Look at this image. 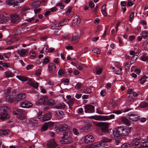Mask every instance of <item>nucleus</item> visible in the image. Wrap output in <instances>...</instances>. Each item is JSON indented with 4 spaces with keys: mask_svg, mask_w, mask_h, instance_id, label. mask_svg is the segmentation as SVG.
<instances>
[{
    "mask_svg": "<svg viewBox=\"0 0 148 148\" xmlns=\"http://www.w3.org/2000/svg\"><path fill=\"white\" fill-rule=\"evenodd\" d=\"M130 132L129 130L125 129L123 126H119L116 128L115 136L117 137L127 135Z\"/></svg>",
    "mask_w": 148,
    "mask_h": 148,
    "instance_id": "f257e3e1",
    "label": "nucleus"
},
{
    "mask_svg": "<svg viewBox=\"0 0 148 148\" xmlns=\"http://www.w3.org/2000/svg\"><path fill=\"white\" fill-rule=\"evenodd\" d=\"M109 123L103 122H98L96 125L98 126L101 127L102 131L105 133H107Z\"/></svg>",
    "mask_w": 148,
    "mask_h": 148,
    "instance_id": "f03ea898",
    "label": "nucleus"
},
{
    "mask_svg": "<svg viewBox=\"0 0 148 148\" xmlns=\"http://www.w3.org/2000/svg\"><path fill=\"white\" fill-rule=\"evenodd\" d=\"M11 22L17 24L20 21V17L16 14H12L10 16Z\"/></svg>",
    "mask_w": 148,
    "mask_h": 148,
    "instance_id": "7ed1b4c3",
    "label": "nucleus"
},
{
    "mask_svg": "<svg viewBox=\"0 0 148 148\" xmlns=\"http://www.w3.org/2000/svg\"><path fill=\"white\" fill-rule=\"evenodd\" d=\"M85 108L86 113H92L95 111V107L92 105H86L85 106Z\"/></svg>",
    "mask_w": 148,
    "mask_h": 148,
    "instance_id": "20e7f679",
    "label": "nucleus"
},
{
    "mask_svg": "<svg viewBox=\"0 0 148 148\" xmlns=\"http://www.w3.org/2000/svg\"><path fill=\"white\" fill-rule=\"evenodd\" d=\"M32 105L31 103L27 101H22L20 103L21 106L23 108H29L32 106Z\"/></svg>",
    "mask_w": 148,
    "mask_h": 148,
    "instance_id": "39448f33",
    "label": "nucleus"
},
{
    "mask_svg": "<svg viewBox=\"0 0 148 148\" xmlns=\"http://www.w3.org/2000/svg\"><path fill=\"white\" fill-rule=\"evenodd\" d=\"M60 142L62 144H66L71 143L73 140L71 137L64 138L63 139L60 140Z\"/></svg>",
    "mask_w": 148,
    "mask_h": 148,
    "instance_id": "423d86ee",
    "label": "nucleus"
},
{
    "mask_svg": "<svg viewBox=\"0 0 148 148\" xmlns=\"http://www.w3.org/2000/svg\"><path fill=\"white\" fill-rule=\"evenodd\" d=\"M95 139L93 136L90 135H86L85 138V142L88 144L92 142Z\"/></svg>",
    "mask_w": 148,
    "mask_h": 148,
    "instance_id": "0eeeda50",
    "label": "nucleus"
},
{
    "mask_svg": "<svg viewBox=\"0 0 148 148\" xmlns=\"http://www.w3.org/2000/svg\"><path fill=\"white\" fill-rule=\"evenodd\" d=\"M17 52L20 56L24 57L26 56L28 51L26 49H20L18 50Z\"/></svg>",
    "mask_w": 148,
    "mask_h": 148,
    "instance_id": "6e6552de",
    "label": "nucleus"
},
{
    "mask_svg": "<svg viewBox=\"0 0 148 148\" xmlns=\"http://www.w3.org/2000/svg\"><path fill=\"white\" fill-rule=\"evenodd\" d=\"M48 100V98L46 96L42 97L36 103V104L39 105L40 104H42L44 106H45V104L46 103L47 101Z\"/></svg>",
    "mask_w": 148,
    "mask_h": 148,
    "instance_id": "1a4fd4ad",
    "label": "nucleus"
},
{
    "mask_svg": "<svg viewBox=\"0 0 148 148\" xmlns=\"http://www.w3.org/2000/svg\"><path fill=\"white\" fill-rule=\"evenodd\" d=\"M80 22V18L78 16L74 17L73 22V25L75 27L77 26Z\"/></svg>",
    "mask_w": 148,
    "mask_h": 148,
    "instance_id": "9d476101",
    "label": "nucleus"
},
{
    "mask_svg": "<svg viewBox=\"0 0 148 148\" xmlns=\"http://www.w3.org/2000/svg\"><path fill=\"white\" fill-rule=\"evenodd\" d=\"M27 83L28 85L32 86L34 88H38L39 86L37 82H34L30 79L28 80Z\"/></svg>",
    "mask_w": 148,
    "mask_h": 148,
    "instance_id": "9b49d317",
    "label": "nucleus"
},
{
    "mask_svg": "<svg viewBox=\"0 0 148 148\" xmlns=\"http://www.w3.org/2000/svg\"><path fill=\"white\" fill-rule=\"evenodd\" d=\"M56 67L55 64L53 63H50L48 65L49 71L50 73H54L56 69Z\"/></svg>",
    "mask_w": 148,
    "mask_h": 148,
    "instance_id": "f8f14e48",
    "label": "nucleus"
},
{
    "mask_svg": "<svg viewBox=\"0 0 148 148\" xmlns=\"http://www.w3.org/2000/svg\"><path fill=\"white\" fill-rule=\"evenodd\" d=\"M121 121L123 123L127 126H130L131 125L130 121L125 116H122L121 118Z\"/></svg>",
    "mask_w": 148,
    "mask_h": 148,
    "instance_id": "ddd939ff",
    "label": "nucleus"
},
{
    "mask_svg": "<svg viewBox=\"0 0 148 148\" xmlns=\"http://www.w3.org/2000/svg\"><path fill=\"white\" fill-rule=\"evenodd\" d=\"M47 146L48 147L50 148H55L57 146V144L53 140L48 141L47 143Z\"/></svg>",
    "mask_w": 148,
    "mask_h": 148,
    "instance_id": "4468645a",
    "label": "nucleus"
},
{
    "mask_svg": "<svg viewBox=\"0 0 148 148\" xmlns=\"http://www.w3.org/2000/svg\"><path fill=\"white\" fill-rule=\"evenodd\" d=\"M128 115L130 116L129 119L132 121H136L139 119L137 114L131 113L129 114Z\"/></svg>",
    "mask_w": 148,
    "mask_h": 148,
    "instance_id": "2eb2a0df",
    "label": "nucleus"
},
{
    "mask_svg": "<svg viewBox=\"0 0 148 148\" xmlns=\"http://www.w3.org/2000/svg\"><path fill=\"white\" fill-rule=\"evenodd\" d=\"M102 143H95L90 145H87L86 147L87 148H94L102 146Z\"/></svg>",
    "mask_w": 148,
    "mask_h": 148,
    "instance_id": "dca6fc26",
    "label": "nucleus"
},
{
    "mask_svg": "<svg viewBox=\"0 0 148 148\" xmlns=\"http://www.w3.org/2000/svg\"><path fill=\"white\" fill-rule=\"evenodd\" d=\"M6 2L7 5H13V6L14 7L17 5L16 4L18 2V0H6Z\"/></svg>",
    "mask_w": 148,
    "mask_h": 148,
    "instance_id": "f3484780",
    "label": "nucleus"
},
{
    "mask_svg": "<svg viewBox=\"0 0 148 148\" xmlns=\"http://www.w3.org/2000/svg\"><path fill=\"white\" fill-rule=\"evenodd\" d=\"M25 97V93H21L17 95L14 100L15 101H18L24 98Z\"/></svg>",
    "mask_w": 148,
    "mask_h": 148,
    "instance_id": "a211bd4d",
    "label": "nucleus"
},
{
    "mask_svg": "<svg viewBox=\"0 0 148 148\" xmlns=\"http://www.w3.org/2000/svg\"><path fill=\"white\" fill-rule=\"evenodd\" d=\"M1 113H7L10 111V108L7 106H2L0 108Z\"/></svg>",
    "mask_w": 148,
    "mask_h": 148,
    "instance_id": "6ab92c4d",
    "label": "nucleus"
},
{
    "mask_svg": "<svg viewBox=\"0 0 148 148\" xmlns=\"http://www.w3.org/2000/svg\"><path fill=\"white\" fill-rule=\"evenodd\" d=\"M68 127V125L63 124L59 125L58 127V130L60 131H65L67 130Z\"/></svg>",
    "mask_w": 148,
    "mask_h": 148,
    "instance_id": "aec40b11",
    "label": "nucleus"
},
{
    "mask_svg": "<svg viewBox=\"0 0 148 148\" xmlns=\"http://www.w3.org/2000/svg\"><path fill=\"white\" fill-rule=\"evenodd\" d=\"M80 39V36L75 35L73 36L72 41L73 44H76L78 42Z\"/></svg>",
    "mask_w": 148,
    "mask_h": 148,
    "instance_id": "412c9836",
    "label": "nucleus"
},
{
    "mask_svg": "<svg viewBox=\"0 0 148 148\" xmlns=\"http://www.w3.org/2000/svg\"><path fill=\"white\" fill-rule=\"evenodd\" d=\"M51 117V113L50 112H48L45 114L42 118L43 121H48L50 120Z\"/></svg>",
    "mask_w": 148,
    "mask_h": 148,
    "instance_id": "4be33fe9",
    "label": "nucleus"
},
{
    "mask_svg": "<svg viewBox=\"0 0 148 148\" xmlns=\"http://www.w3.org/2000/svg\"><path fill=\"white\" fill-rule=\"evenodd\" d=\"M10 117V115L7 113H3L0 114V118L2 120L9 119Z\"/></svg>",
    "mask_w": 148,
    "mask_h": 148,
    "instance_id": "5701e85b",
    "label": "nucleus"
},
{
    "mask_svg": "<svg viewBox=\"0 0 148 148\" xmlns=\"http://www.w3.org/2000/svg\"><path fill=\"white\" fill-rule=\"evenodd\" d=\"M140 140L139 138H135L132 141V144L133 146H137L140 144Z\"/></svg>",
    "mask_w": 148,
    "mask_h": 148,
    "instance_id": "b1692460",
    "label": "nucleus"
},
{
    "mask_svg": "<svg viewBox=\"0 0 148 148\" xmlns=\"http://www.w3.org/2000/svg\"><path fill=\"white\" fill-rule=\"evenodd\" d=\"M0 19V23H6L9 20L8 17L5 16H2Z\"/></svg>",
    "mask_w": 148,
    "mask_h": 148,
    "instance_id": "393cba45",
    "label": "nucleus"
},
{
    "mask_svg": "<svg viewBox=\"0 0 148 148\" xmlns=\"http://www.w3.org/2000/svg\"><path fill=\"white\" fill-rule=\"evenodd\" d=\"M45 106H53L55 104V102L52 99L47 100Z\"/></svg>",
    "mask_w": 148,
    "mask_h": 148,
    "instance_id": "a878e982",
    "label": "nucleus"
},
{
    "mask_svg": "<svg viewBox=\"0 0 148 148\" xmlns=\"http://www.w3.org/2000/svg\"><path fill=\"white\" fill-rule=\"evenodd\" d=\"M71 132L70 131L64 132L63 133V136L62 137V139H63L64 138L71 137Z\"/></svg>",
    "mask_w": 148,
    "mask_h": 148,
    "instance_id": "bb28decb",
    "label": "nucleus"
},
{
    "mask_svg": "<svg viewBox=\"0 0 148 148\" xmlns=\"http://www.w3.org/2000/svg\"><path fill=\"white\" fill-rule=\"evenodd\" d=\"M40 2L36 1L32 2L31 3V6L34 8H36L40 5Z\"/></svg>",
    "mask_w": 148,
    "mask_h": 148,
    "instance_id": "cd10ccee",
    "label": "nucleus"
},
{
    "mask_svg": "<svg viewBox=\"0 0 148 148\" xmlns=\"http://www.w3.org/2000/svg\"><path fill=\"white\" fill-rule=\"evenodd\" d=\"M16 77L22 81H25L28 80V77L23 76L17 75L16 76Z\"/></svg>",
    "mask_w": 148,
    "mask_h": 148,
    "instance_id": "c85d7f7f",
    "label": "nucleus"
},
{
    "mask_svg": "<svg viewBox=\"0 0 148 148\" xmlns=\"http://www.w3.org/2000/svg\"><path fill=\"white\" fill-rule=\"evenodd\" d=\"M92 119L97 120H104L103 116L99 115L91 117Z\"/></svg>",
    "mask_w": 148,
    "mask_h": 148,
    "instance_id": "c756f323",
    "label": "nucleus"
},
{
    "mask_svg": "<svg viewBox=\"0 0 148 148\" xmlns=\"http://www.w3.org/2000/svg\"><path fill=\"white\" fill-rule=\"evenodd\" d=\"M65 108V105L63 103H59L58 105L56 106V108L58 109H62Z\"/></svg>",
    "mask_w": 148,
    "mask_h": 148,
    "instance_id": "7c9ffc66",
    "label": "nucleus"
},
{
    "mask_svg": "<svg viewBox=\"0 0 148 148\" xmlns=\"http://www.w3.org/2000/svg\"><path fill=\"white\" fill-rule=\"evenodd\" d=\"M5 77H13L12 73L9 71H7L4 73Z\"/></svg>",
    "mask_w": 148,
    "mask_h": 148,
    "instance_id": "2f4dec72",
    "label": "nucleus"
},
{
    "mask_svg": "<svg viewBox=\"0 0 148 148\" xmlns=\"http://www.w3.org/2000/svg\"><path fill=\"white\" fill-rule=\"evenodd\" d=\"M142 146L145 147H148V141L147 140H143L140 144Z\"/></svg>",
    "mask_w": 148,
    "mask_h": 148,
    "instance_id": "473e14b6",
    "label": "nucleus"
},
{
    "mask_svg": "<svg viewBox=\"0 0 148 148\" xmlns=\"http://www.w3.org/2000/svg\"><path fill=\"white\" fill-rule=\"evenodd\" d=\"M92 126V124L90 122L88 123L84 127V130H88Z\"/></svg>",
    "mask_w": 148,
    "mask_h": 148,
    "instance_id": "72a5a7b5",
    "label": "nucleus"
},
{
    "mask_svg": "<svg viewBox=\"0 0 148 148\" xmlns=\"http://www.w3.org/2000/svg\"><path fill=\"white\" fill-rule=\"evenodd\" d=\"M75 100L74 98H72L70 99L67 103L69 106V108H71L72 106L74 103Z\"/></svg>",
    "mask_w": 148,
    "mask_h": 148,
    "instance_id": "f704fd0d",
    "label": "nucleus"
},
{
    "mask_svg": "<svg viewBox=\"0 0 148 148\" xmlns=\"http://www.w3.org/2000/svg\"><path fill=\"white\" fill-rule=\"evenodd\" d=\"M104 120H107L114 119L115 116L114 114H111L109 116H103Z\"/></svg>",
    "mask_w": 148,
    "mask_h": 148,
    "instance_id": "c9c22d12",
    "label": "nucleus"
},
{
    "mask_svg": "<svg viewBox=\"0 0 148 148\" xmlns=\"http://www.w3.org/2000/svg\"><path fill=\"white\" fill-rule=\"evenodd\" d=\"M106 5L105 4L104 5L101 9V12L102 13V14L104 15V16H107V13L106 11Z\"/></svg>",
    "mask_w": 148,
    "mask_h": 148,
    "instance_id": "e433bc0d",
    "label": "nucleus"
},
{
    "mask_svg": "<svg viewBox=\"0 0 148 148\" xmlns=\"http://www.w3.org/2000/svg\"><path fill=\"white\" fill-rule=\"evenodd\" d=\"M8 134V131L4 130H0V136H5Z\"/></svg>",
    "mask_w": 148,
    "mask_h": 148,
    "instance_id": "4c0bfd02",
    "label": "nucleus"
},
{
    "mask_svg": "<svg viewBox=\"0 0 148 148\" xmlns=\"http://www.w3.org/2000/svg\"><path fill=\"white\" fill-rule=\"evenodd\" d=\"M112 140L111 139L105 137H103L101 140V141L102 142L101 143H106L110 142Z\"/></svg>",
    "mask_w": 148,
    "mask_h": 148,
    "instance_id": "58836bf2",
    "label": "nucleus"
},
{
    "mask_svg": "<svg viewBox=\"0 0 148 148\" xmlns=\"http://www.w3.org/2000/svg\"><path fill=\"white\" fill-rule=\"evenodd\" d=\"M107 132L110 134V135L112 136H116L115 135V133L114 131L111 129H109L107 131Z\"/></svg>",
    "mask_w": 148,
    "mask_h": 148,
    "instance_id": "ea45409f",
    "label": "nucleus"
},
{
    "mask_svg": "<svg viewBox=\"0 0 148 148\" xmlns=\"http://www.w3.org/2000/svg\"><path fill=\"white\" fill-rule=\"evenodd\" d=\"M141 35L144 39H146L148 37V32H143L141 33Z\"/></svg>",
    "mask_w": 148,
    "mask_h": 148,
    "instance_id": "a19ab883",
    "label": "nucleus"
},
{
    "mask_svg": "<svg viewBox=\"0 0 148 148\" xmlns=\"http://www.w3.org/2000/svg\"><path fill=\"white\" fill-rule=\"evenodd\" d=\"M48 127H50L53 125L54 123L53 122H48L45 123Z\"/></svg>",
    "mask_w": 148,
    "mask_h": 148,
    "instance_id": "79ce46f5",
    "label": "nucleus"
},
{
    "mask_svg": "<svg viewBox=\"0 0 148 148\" xmlns=\"http://www.w3.org/2000/svg\"><path fill=\"white\" fill-rule=\"evenodd\" d=\"M148 106V103H147L143 102L141 103L140 104V107L142 108H144L147 106Z\"/></svg>",
    "mask_w": 148,
    "mask_h": 148,
    "instance_id": "37998d69",
    "label": "nucleus"
},
{
    "mask_svg": "<svg viewBox=\"0 0 148 148\" xmlns=\"http://www.w3.org/2000/svg\"><path fill=\"white\" fill-rule=\"evenodd\" d=\"M29 10V8L28 7H24V8H23L21 10V14H22V15H23V14H25L26 13V12Z\"/></svg>",
    "mask_w": 148,
    "mask_h": 148,
    "instance_id": "c03bdc74",
    "label": "nucleus"
},
{
    "mask_svg": "<svg viewBox=\"0 0 148 148\" xmlns=\"http://www.w3.org/2000/svg\"><path fill=\"white\" fill-rule=\"evenodd\" d=\"M67 21V20L66 19V20H64V21H62L61 22V23L58 24H56L55 25V27H60V26H63V25H64L65 24L64 23V22L65 21Z\"/></svg>",
    "mask_w": 148,
    "mask_h": 148,
    "instance_id": "a18cd8bd",
    "label": "nucleus"
},
{
    "mask_svg": "<svg viewBox=\"0 0 148 148\" xmlns=\"http://www.w3.org/2000/svg\"><path fill=\"white\" fill-rule=\"evenodd\" d=\"M17 112L20 115H22L25 114V112L23 110L18 109L17 110Z\"/></svg>",
    "mask_w": 148,
    "mask_h": 148,
    "instance_id": "49530a36",
    "label": "nucleus"
},
{
    "mask_svg": "<svg viewBox=\"0 0 148 148\" xmlns=\"http://www.w3.org/2000/svg\"><path fill=\"white\" fill-rule=\"evenodd\" d=\"M91 92V89L90 88H86L84 89V92L85 93H89Z\"/></svg>",
    "mask_w": 148,
    "mask_h": 148,
    "instance_id": "de8ad7c7",
    "label": "nucleus"
},
{
    "mask_svg": "<svg viewBox=\"0 0 148 148\" xmlns=\"http://www.w3.org/2000/svg\"><path fill=\"white\" fill-rule=\"evenodd\" d=\"M134 12H132L130 14L129 18V21L131 22L132 20L134 18Z\"/></svg>",
    "mask_w": 148,
    "mask_h": 148,
    "instance_id": "09e8293b",
    "label": "nucleus"
},
{
    "mask_svg": "<svg viewBox=\"0 0 148 148\" xmlns=\"http://www.w3.org/2000/svg\"><path fill=\"white\" fill-rule=\"evenodd\" d=\"M72 8V7H70L68 9L65 13L66 15L68 16L70 14Z\"/></svg>",
    "mask_w": 148,
    "mask_h": 148,
    "instance_id": "8fccbe9b",
    "label": "nucleus"
},
{
    "mask_svg": "<svg viewBox=\"0 0 148 148\" xmlns=\"http://www.w3.org/2000/svg\"><path fill=\"white\" fill-rule=\"evenodd\" d=\"M6 101L9 102H11L12 101V98L10 96L7 95L6 97Z\"/></svg>",
    "mask_w": 148,
    "mask_h": 148,
    "instance_id": "3c124183",
    "label": "nucleus"
},
{
    "mask_svg": "<svg viewBox=\"0 0 148 148\" xmlns=\"http://www.w3.org/2000/svg\"><path fill=\"white\" fill-rule=\"evenodd\" d=\"M92 51L97 54H99L100 53V50L97 48H95L92 50Z\"/></svg>",
    "mask_w": 148,
    "mask_h": 148,
    "instance_id": "603ef678",
    "label": "nucleus"
},
{
    "mask_svg": "<svg viewBox=\"0 0 148 148\" xmlns=\"http://www.w3.org/2000/svg\"><path fill=\"white\" fill-rule=\"evenodd\" d=\"M102 71L101 68L100 67L96 69V73L97 75H99L102 73Z\"/></svg>",
    "mask_w": 148,
    "mask_h": 148,
    "instance_id": "864d4df0",
    "label": "nucleus"
},
{
    "mask_svg": "<svg viewBox=\"0 0 148 148\" xmlns=\"http://www.w3.org/2000/svg\"><path fill=\"white\" fill-rule=\"evenodd\" d=\"M82 85V83H81L78 82L77 83V84L76 86H75V88L76 89H79L81 87Z\"/></svg>",
    "mask_w": 148,
    "mask_h": 148,
    "instance_id": "5fc2aeb1",
    "label": "nucleus"
},
{
    "mask_svg": "<svg viewBox=\"0 0 148 148\" xmlns=\"http://www.w3.org/2000/svg\"><path fill=\"white\" fill-rule=\"evenodd\" d=\"M130 145L129 144L124 143L121 145V148H129Z\"/></svg>",
    "mask_w": 148,
    "mask_h": 148,
    "instance_id": "6e6d98bb",
    "label": "nucleus"
},
{
    "mask_svg": "<svg viewBox=\"0 0 148 148\" xmlns=\"http://www.w3.org/2000/svg\"><path fill=\"white\" fill-rule=\"evenodd\" d=\"M49 62V60L48 58L47 57L45 58L43 62L42 63V64L43 66H44L47 63Z\"/></svg>",
    "mask_w": 148,
    "mask_h": 148,
    "instance_id": "4d7b16f0",
    "label": "nucleus"
},
{
    "mask_svg": "<svg viewBox=\"0 0 148 148\" xmlns=\"http://www.w3.org/2000/svg\"><path fill=\"white\" fill-rule=\"evenodd\" d=\"M65 73L64 71L62 69H59L58 72V74L60 75L65 74Z\"/></svg>",
    "mask_w": 148,
    "mask_h": 148,
    "instance_id": "13d9d810",
    "label": "nucleus"
},
{
    "mask_svg": "<svg viewBox=\"0 0 148 148\" xmlns=\"http://www.w3.org/2000/svg\"><path fill=\"white\" fill-rule=\"evenodd\" d=\"M141 59L143 61H146L148 60V56H143L140 57Z\"/></svg>",
    "mask_w": 148,
    "mask_h": 148,
    "instance_id": "bf43d9fd",
    "label": "nucleus"
},
{
    "mask_svg": "<svg viewBox=\"0 0 148 148\" xmlns=\"http://www.w3.org/2000/svg\"><path fill=\"white\" fill-rule=\"evenodd\" d=\"M48 128V127L47 126L45 123H44L43 124V125L41 129L43 131H45Z\"/></svg>",
    "mask_w": 148,
    "mask_h": 148,
    "instance_id": "052dcab7",
    "label": "nucleus"
},
{
    "mask_svg": "<svg viewBox=\"0 0 148 148\" xmlns=\"http://www.w3.org/2000/svg\"><path fill=\"white\" fill-rule=\"evenodd\" d=\"M73 132L74 134L76 135H78L79 134V133L77 130L75 128H74L73 129Z\"/></svg>",
    "mask_w": 148,
    "mask_h": 148,
    "instance_id": "680f3d73",
    "label": "nucleus"
},
{
    "mask_svg": "<svg viewBox=\"0 0 148 148\" xmlns=\"http://www.w3.org/2000/svg\"><path fill=\"white\" fill-rule=\"evenodd\" d=\"M30 55L31 56L34 57L36 55V53L35 52L33 51H30L29 53Z\"/></svg>",
    "mask_w": 148,
    "mask_h": 148,
    "instance_id": "e2e57ef3",
    "label": "nucleus"
},
{
    "mask_svg": "<svg viewBox=\"0 0 148 148\" xmlns=\"http://www.w3.org/2000/svg\"><path fill=\"white\" fill-rule=\"evenodd\" d=\"M89 5L91 8H93L95 6V4L92 1H90L89 3Z\"/></svg>",
    "mask_w": 148,
    "mask_h": 148,
    "instance_id": "0e129e2a",
    "label": "nucleus"
},
{
    "mask_svg": "<svg viewBox=\"0 0 148 148\" xmlns=\"http://www.w3.org/2000/svg\"><path fill=\"white\" fill-rule=\"evenodd\" d=\"M66 49L69 50H72L73 49V48L72 46H68L66 47Z\"/></svg>",
    "mask_w": 148,
    "mask_h": 148,
    "instance_id": "69168bd1",
    "label": "nucleus"
},
{
    "mask_svg": "<svg viewBox=\"0 0 148 148\" xmlns=\"http://www.w3.org/2000/svg\"><path fill=\"white\" fill-rule=\"evenodd\" d=\"M112 113H113L116 114H119L121 113V112L120 110H118L117 111H113Z\"/></svg>",
    "mask_w": 148,
    "mask_h": 148,
    "instance_id": "338daca9",
    "label": "nucleus"
},
{
    "mask_svg": "<svg viewBox=\"0 0 148 148\" xmlns=\"http://www.w3.org/2000/svg\"><path fill=\"white\" fill-rule=\"evenodd\" d=\"M106 94V92L105 90H102L100 94L102 96H104Z\"/></svg>",
    "mask_w": 148,
    "mask_h": 148,
    "instance_id": "774afa93",
    "label": "nucleus"
}]
</instances>
